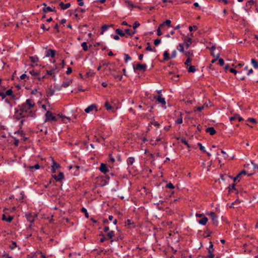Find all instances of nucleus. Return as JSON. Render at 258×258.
I'll use <instances>...</instances> for the list:
<instances>
[{"label": "nucleus", "mask_w": 258, "mask_h": 258, "mask_svg": "<svg viewBox=\"0 0 258 258\" xmlns=\"http://www.w3.org/2000/svg\"><path fill=\"white\" fill-rule=\"evenodd\" d=\"M35 104L32 99H27L25 102L18 106V108L15 109V118L20 120L19 126L20 127L25 121V118L31 117L35 118L36 116V110L33 109Z\"/></svg>", "instance_id": "nucleus-1"}, {"label": "nucleus", "mask_w": 258, "mask_h": 258, "mask_svg": "<svg viewBox=\"0 0 258 258\" xmlns=\"http://www.w3.org/2000/svg\"><path fill=\"white\" fill-rule=\"evenodd\" d=\"M116 101L115 98L107 99L104 103V106L107 111L114 113L117 108Z\"/></svg>", "instance_id": "nucleus-2"}, {"label": "nucleus", "mask_w": 258, "mask_h": 258, "mask_svg": "<svg viewBox=\"0 0 258 258\" xmlns=\"http://www.w3.org/2000/svg\"><path fill=\"white\" fill-rule=\"evenodd\" d=\"M109 179L108 175L99 177L97 178V184L99 186H104L109 182Z\"/></svg>", "instance_id": "nucleus-3"}, {"label": "nucleus", "mask_w": 258, "mask_h": 258, "mask_svg": "<svg viewBox=\"0 0 258 258\" xmlns=\"http://www.w3.org/2000/svg\"><path fill=\"white\" fill-rule=\"evenodd\" d=\"M45 122L56 121L57 120L56 117L50 111H47L45 114Z\"/></svg>", "instance_id": "nucleus-4"}, {"label": "nucleus", "mask_w": 258, "mask_h": 258, "mask_svg": "<svg viewBox=\"0 0 258 258\" xmlns=\"http://www.w3.org/2000/svg\"><path fill=\"white\" fill-rule=\"evenodd\" d=\"M196 216L198 218H201L200 220H198L199 224L202 225H205L207 224L208 219L204 215V214L197 213L196 214Z\"/></svg>", "instance_id": "nucleus-5"}, {"label": "nucleus", "mask_w": 258, "mask_h": 258, "mask_svg": "<svg viewBox=\"0 0 258 258\" xmlns=\"http://www.w3.org/2000/svg\"><path fill=\"white\" fill-rule=\"evenodd\" d=\"M37 214H36L35 213H29L25 215V217L27 221L29 222L30 223H33L35 219L37 218Z\"/></svg>", "instance_id": "nucleus-6"}, {"label": "nucleus", "mask_w": 258, "mask_h": 258, "mask_svg": "<svg viewBox=\"0 0 258 258\" xmlns=\"http://www.w3.org/2000/svg\"><path fill=\"white\" fill-rule=\"evenodd\" d=\"M153 98L156 100L157 103L161 104L162 106L165 108L166 101L164 98L162 97L161 95H154Z\"/></svg>", "instance_id": "nucleus-7"}, {"label": "nucleus", "mask_w": 258, "mask_h": 258, "mask_svg": "<svg viewBox=\"0 0 258 258\" xmlns=\"http://www.w3.org/2000/svg\"><path fill=\"white\" fill-rule=\"evenodd\" d=\"M214 250V245L212 242L210 241L208 251V255L205 256V258H214V254H213Z\"/></svg>", "instance_id": "nucleus-8"}, {"label": "nucleus", "mask_w": 258, "mask_h": 258, "mask_svg": "<svg viewBox=\"0 0 258 258\" xmlns=\"http://www.w3.org/2000/svg\"><path fill=\"white\" fill-rule=\"evenodd\" d=\"M95 111V112L98 111L97 106L96 104H93L88 106L85 109V111L87 113H90Z\"/></svg>", "instance_id": "nucleus-9"}, {"label": "nucleus", "mask_w": 258, "mask_h": 258, "mask_svg": "<svg viewBox=\"0 0 258 258\" xmlns=\"http://www.w3.org/2000/svg\"><path fill=\"white\" fill-rule=\"evenodd\" d=\"M184 46L186 49H188L192 43V40L189 36H186L183 38Z\"/></svg>", "instance_id": "nucleus-10"}, {"label": "nucleus", "mask_w": 258, "mask_h": 258, "mask_svg": "<svg viewBox=\"0 0 258 258\" xmlns=\"http://www.w3.org/2000/svg\"><path fill=\"white\" fill-rule=\"evenodd\" d=\"M134 69L135 71L140 70L143 72H145L147 70V65L145 63L141 64L140 63H138L136 66H134Z\"/></svg>", "instance_id": "nucleus-11"}, {"label": "nucleus", "mask_w": 258, "mask_h": 258, "mask_svg": "<svg viewBox=\"0 0 258 258\" xmlns=\"http://www.w3.org/2000/svg\"><path fill=\"white\" fill-rule=\"evenodd\" d=\"M208 215L210 216L212 221L213 223V224L215 225H217L218 224V218L217 216L216 215V214L214 212H210L207 214Z\"/></svg>", "instance_id": "nucleus-12"}, {"label": "nucleus", "mask_w": 258, "mask_h": 258, "mask_svg": "<svg viewBox=\"0 0 258 258\" xmlns=\"http://www.w3.org/2000/svg\"><path fill=\"white\" fill-rule=\"evenodd\" d=\"M59 71L58 70L56 65L54 66V67H53L52 69L50 70H47L46 73L47 75L49 76H51L53 77H55V74L58 73Z\"/></svg>", "instance_id": "nucleus-13"}, {"label": "nucleus", "mask_w": 258, "mask_h": 258, "mask_svg": "<svg viewBox=\"0 0 258 258\" xmlns=\"http://www.w3.org/2000/svg\"><path fill=\"white\" fill-rule=\"evenodd\" d=\"M60 167V165L57 163L53 159H52L51 172L54 173L56 170Z\"/></svg>", "instance_id": "nucleus-14"}, {"label": "nucleus", "mask_w": 258, "mask_h": 258, "mask_svg": "<svg viewBox=\"0 0 258 258\" xmlns=\"http://www.w3.org/2000/svg\"><path fill=\"white\" fill-rule=\"evenodd\" d=\"M100 171L103 173L104 174H106L109 171V170L108 168L107 167V166L104 163H101L100 165V166L99 167Z\"/></svg>", "instance_id": "nucleus-15"}, {"label": "nucleus", "mask_w": 258, "mask_h": 258, "mask_svg": "<svg viewBox=\"0 0 258 258\" xmlns=\"http://www.w3.org/2000/svg\"><path fill=\"white\" fill-rule=\"evenodd\" d=\"M52 177L57 181H60L64 178V175L62 172H59L58 175H53Z\"/></svg>", "instance_id": "nucleus-16"}, {"label": "nucleus", "mask_w": 258, "mask_h": 258, "mask_svg": "<svg viewBox=\"0 0 258 258\" xmlns=\"http://www.w3.org/2000/svg\"><path fill=\"white\" fill-rule=\"evenodd\" d=\"M43 6H44L43 9V12L46 13L49 12H55V8H51L50 7H47L46 4L45 3L43 4Z\"/></svg>", "instance_id": "nucleus-17"}, {"label": "nucleus", "mask_w": 258, "mask_h": 258, "mask_svg": "<svg viewBox=\"0 0 258 258\" xmlns=\"http://www.w3.org/2000/svg\"><path fill=\"white\" fill-rule=\"evenodd\" d=\"M55 55V51L53 49H49L46 52L45 56L46 57L50 56L52 58H54Z\"/></svg>", "instance_id": "nucleus-18"}, {"label": "nucleus", "mask_w": 258, "mask_h": 258, "mask_svg": "<svg viewBox=\"0 0 258 258\" xmlns=\"http://www.w3.org/2000/svg\"><path fill=\"white\" fill-rule=\"evenodd\" d=\"M13 219V217L9 215L3 214L2 216V220L8 222H11Z\"/></svg>", "instance_id": "nucleus-19"}, {"label": "nucleus", "mask_w": 258, "mask_h": 258, "mask_svg": "<svg viewBox=\"0 0 258 258\" xmlns=\"http://www.w3.org/2000/svg\"><path fill=\"white\" fill-rule=\"evenodd\" d=\"M62 10H66L71 7L70 3L64 4L63 2H60L59 4Z\"/></svg>", "instance_id": "nucleus-20"}, {"label": "nucleus", "mask_w": 258, "mask_h": 258, "mask_svg": "<svg viewBox=\"0 0 258 258\" xmlns=\"http://www.w3.org/2000/svg\"><path fill=\"white\" fill-rule=\"evenodd\" d=\"M114 236V232L113 231L111 230L110 231H109L107 234V239H110L111 242H112L113 241V240L112 239L113 237Z\"/></svg>", "instance_id": "nucleus-21"}, {"label": "nucleus", "mask_w": 258, "mask_h": 258, "mask_svg": "<svg viewBox=\"0 0 258 258\" xmlns=\"http://www.w3.org/2000/svg\"><path fill=\"white\" fill-rule=\"evenodd\" d=\"M206 132L209 133L210 135H214L216 134V130L213 127H210L206 128Z\"/></svg>", "instance_id": "nucleus-22"}, {"label": "nucleus", "mask_w": 258, "mask_h": 258, "mask_svg": "<svg viewBox=\"0 0 258 258\" xmlns=\"http://www.w3.org/2000/svg\"><path fill=\"white\" fill-rule=\"evenodd\" d=\"M171 22L170 20H166L165 22L160 25V27L163 28L165 25L168 27H171Z\"/></svg>", "instance_id": "nucleus-23"}, {"label": "nucleus", "mask_w": 258, "mask_h": 258, "mask_svg": "<svg viewBox=\"0 0 258 258\" xmlns=\"http://www.w3.org/2000/svg\"><path fill=\"white\" fill-rule=\"evenodd\" d=\"M112 25H103L101 27V31L100 32L101 34H103L104 32L107 31L110 27H112Z\"/></svg>", "instance_id": "nucleus-24"}, {"label": "nucleus", "mask_w": 258, "mask_h": 258, "mask_svg": "<svg viewBox=\"0 0 258 258\" xmlns=\"http://www.w3.org/2000/svg\"><path fill=\"white\" fill-rule=\"evenodd\" d=\"M184 54L187 58H192L194 56V51L192 50H189L185 52Z\"/></svg>", "instance_id": "nucleus-25"}, {"label": "nucleus", "mask_w": 258, "mask_h": 258, "mask_svg": "<svg viewBox=\"0 0 258 258\" xmlns=\"http://www.w3.org/2000/svg\"><path fill=\"white\" fill-rule=\"evenodd\" d=\"M184 44L179 43L177 47V49L181 53H184Z\"/></svg>", "instance_id": "nucleus-26"}, {"label": "nucleus", "mask_w": 258, "mask_h": 258, "mask_svg": "<svg viewBox=\"0 0 258 258\" xmlns=\"http://www.w3.org/2000/svg\"><path fill=\"white\" fill-rule=\"evenodd\" d=\"M246 172L245 170H242L240 173H239L236 177L234 178V181H235L236 180L240 178V177L243 175H246Z\"/></svg>", "instance_id": "nucleus-27"}, {"label": "nucleus", "mask_w": 258, "mask_h": 258, "mask_svg": "<svg viewBox=\"0 0 258 258\" xmlns=\"http://www.w3.org/2000/svg\"><path fill=\"white\" fill-rule=\"evenodd\" d=\"M135 162V158L133 157H128L126 160V163L128 166H131Z\"/></svg>", "instance_id": "nucleus-28"}, {"label": "nucleus", "mask_w": 258, "mask_h": 258, "mask_svg": "<svg viewBox=\"0 0 258 258\" xmlns=\"http://www.w3.org/2000/svg\"><path fill=\"white\" fill-rule=\"evenodd\" d=\"M188 73H195L196 71V67L194 66L189 65L187 67Z\"/></svg>", "instance_id": "nucleus-29"}, {"label": "nucleus", "mask_w": 258, "mask_h": 258, "mask_svg": "<svg viewBox=\"0 0 258 258\" xmlns=\"http://www.w3.org/2000/svg\"><path fill=\"white\" fill-rule=\"evenodd\" d=\"M251 63L254 69H258V62L255 59L252 58L251 59Z\"/></svg>", "instance_id": "nucleus-30"}, {"label": "nucleus", "mask_w": 258, "mask_h": 258, "mask_svg": "<svg viewBox=\"0 0 258 258\" xmlns=\"http://www.w3.org/2000/svg\"><path fill=\"white\" fill-rule=\"evenodd\" d=\"M125 223L127 225L129 228H133L135 226L134 223L130 219H127Z\"/></svg>", "instance_id": "nucleus-31"}, {"label": "nucleus", "mask_w": 258, "mask_h": 258, "mask_svg": "<svg viewBox=\"0 0 258 258\" xmlns=\"http://www.w3.org/2000/svg\"><path fill=\"white\" fill-rule=\"evenodd\" d=\"M13 93V92L12 89H9L7 90L6 92L4 91L5 98H6V96H12Z\"/></svg>", "instance_id": "nucleus-32"}, {"label": "nucleus", "mask_w": 258, "mask_h": 258, "mask_svg": "<svg viewBox=\"0 0 258 258\" xmlns=\"http://www.w3.org/2000/svg\"><path fill=\"white\" fill-rule=\"evenodd\" d=\"M55 93L54 90L51 88H49L48 90H47L46 93L47 96H52L54 95Z\"/></svg>", "instance_id": "nucleus-33"}, {"label": "nucleus", "mask_w": 258, "mask_h": 258, "mask_svg": "<svg viewBox=\"0 0 258 258\" xmlns=\"http://www.w3.org/2000/svg\"><path fill=\"white\" fill-rule=\"evenodd\" d=\"M5 91V88H3L2 86H0V97H2V100L5 99L4 95V91Z\"/></svg>", "instance_id": "nucleus-34"}, {"label": "nucleus", "mask_w": 258, "mask_h": 258, "mask_svg": "<svg viewBox=\"0 0 258 258\" xmlns=\"http://www.w3.org/2000/svg\"><path fill=\"white\" fill-rule=\"evenodd\" d=\"M170 58L168 51L166 50L163 53V58L165 60H167Z\"/></svg>", "instance_id": "nucleus-35"}, {"label": "nucleus", "mask_w": 258, "mask_h": 258, "mask_svg": "<svg viewBox=\"0 0 258 258\" xmlns=\"http://www.w3.org/2000/svg\"><path fill=\"white\" fill-rule=\"evenodd\" d=\"M115 33L117 34L120 35V36H124L125 34L120 29H116L115 30Z\"/></svg>", "instance_id": "nucleus-36"}, {"label": "nucleus", "mask_w": 258, "mask_h": 258, "mask_svg": "<svg viewBox=\"0 0 258 258\" xmlns=\"http://www.w3.org/2000/svg\"><path fill=\"white\" fill-rule=\"evenodd\" d=\"M72 81L71 80L63 82L61 86L64 88L67 87L70 85Z\"/></svg>", "instance_id": "nucleus-37"}, {"label": "nucleus", "mask_w": 258, "mask_h": 258, "mask_svg": "<svg viewBox=\"0 0 258 258\" xmlns=\"http://www.w3.org/2000/svg\"><path fill=\"white\" fill-rule=\"evenodd\" d=\"M81 211L84 213L85 214V217L87 218H88L89 216V214L87 212V209L85 208H82L81 210Z\"/></svg>", "instance_id": "nucleus-38"}, {"label": "nucleus", "mask_w": 258, "mask_h": 258, "mask_svg": "<svg viewBox=\"0 0 258 258\" xmlns=\"http://www.w3.org/2000/svg\"><path fill=\"white\" fill-rule=\"evenodd\" d=\"M192 58H187L186 60L184 62V65L186 66L187 67L190 65V63L192 61Z\"/></svg>", "instance_id": "nucleus-39"}, {"label": "nucleus", "mask_w": 258, "mask_h": 258, "mask_svg": "<svg viewBox=\"0 0 258 258\" xmlns=\"http://www.w3.org/2000/svg\"><path fill=\"white\" fill-rule=\"evenodd\" d=\"M113 77L116 81H121L122 79V76L121 75H113Z\"/></svg>", "instance_id": "nucleus-40"}, {"label": "nucleus", "mask_w": 258, "mask_h": 258, "mask_svg": "<svg viewBox=\"0 0 258 258\" xmlns=\"http://www.w3.org/2000/svg\"><path fill=\"white\" fill-rule=\"evenodd\" d=\"M204 107H205L204 105H202V106H201L195 107L194 108V111L195 112H196L197 111H201L203 109H204Z\"/></svg>", "instance_id": "nucleus-41"}, {"label": "nucleus", "mask_w": 258, "mask_h": 258, "mask_svg": "<svg viewBox=\"0 0 258 258\" xmlns=\"http://www.w3.org/2000/svg\"><path fill=\"white\" fill-rule=\"evenodd\" d=\"M29 59L32 63H36L38 61V58L35 56H30Z\"/></svg>", "instance_id": "nucleus-42"}, {"label": "nucleus", "mask_w": 258, "mask_h": 258, "mask_svg": "<svg viewBox=\"0 0 258 258\" xmlns=\"http://www.w3.org/2000/svg\"><path fill=\"white\" fill-rule=\"evenodd\" d=\"M17 246V243L15 241H12V244L9 246L11 249L13 250Z\"/></svg>", "instance_id": "nucleus-43"}, {"label": "nucleus", "mask_w": 258, "mask_h": 258, "mask_svg": "<svg viewBox=\"0 0 258 258\" xmlns=\"http://www.w3.org/2000/svg\"><path fill=\"white\" fill-rule=\"evenodd\" d=\"M81 46H82L83 49L85 51H87L88 50L87 44L86 42H83L81 44Z\"/></svg>", "instance_id": "nucleus-44"}, {"label": "nucleus", "mask_w": 258, "mask_h": 258, "mask_svg": "<svg viewBox=\"0 0 258 258\" xmlns=\"http://www.w3.org/2000/svg\"><path fill=\"white\" fill-rule=\"evenodd\" d=\"M147 47L146 48V50L147 51H156V49L154 48V49H153L152 47L150 46V43H147Z\"/></svg>", "instance_id": "nucleus-45"}, {"label": "nucleus", "mask_w": 258, "mask_h": 258, "mask_svg": "<svg viewBox=\"0 0 258 258\" xmlns=\"http://www.w3.org/2000/svg\"><path fill=\"white\" fill-rule=\"evenodd\" d=\"M175 122L177 124H181L183 122L182 116H180L179 117L177 118L175 120Z\"/></svg>", "instance_id": "nucleus-46"}, {"label": "nucleus", "mask_w": 258, "mask_h": 258, "mask_svg": "<svg viewBox=\"0 0 258 258\" xmlns=\"http://www.w3.org/2000/svg\"><path fill=\"white\" fill-rule=\"evenodd\" d=\"M198 146L200 147V150H201L203 152H206L205 148L202 145V144L201 143H198Z\"/></svg>", "instance_id": "nucleus-47"}, {"label": "nucleus", "mask_w": 258, "mask_h": 258, "mask_svg": "<svg viewBox=\"0 0 258 258\" xmlns=\"http://www.w3.org/2000/svg\"><path fill=\"white\" fill-rule=\"evenodd\" d=\"M124 61L125 62H127L128 61V60H131V57L128 54L125 53L124 54Z\"/></svg>", "instance_id": "nucleus-48"}, {"label": "nucleus", "mask_w": 258, "mask_h": 258, "mask_svg": "<svg viewBox=\"0 0 258 258\" xmlns=\"http://www.w3.org/2000/svg\"><path fill=\"white\" fill-rule=\"evenodd\" d=\"M188 29L190 32L194 30L196 31L198 29V27L196 25H194L193 26H190L188 27Z\"/></svg>", "instance_id": "nucleus-49"}, {"label": "nucleus", "mask_w": 258, "mask_h": 258, "mask_svg": "<svg viewBox=\"0 0 258 258\" xmlns=\"http://www.w3.org/2000/svg\"><path fill=\"white\" fill-rule=\"evenodd\" d=\"M109 160H108V162L109 163H113L115 162V159L114 158L112 157V155L111 154H110L109 155Z\"/></svg>", "instance_id": "nucleus-50"}, {"label": "nucleus", "mask_w": 258, "mask_h": 258, "mask_svg": "<svg viewBox=\"0 0 258 258\" xmlns=\"http://www.w3.org/2000/svg\"><path fill=\"white\" fill-rule=\"evenodd\" d=\"M181 142L187 146V148H189L190 146L185 139H184V138L181 139Z\"/></svg>", "instance_id": "nucleus-51"}, {"label": "nucleus", "mask_w": 258, "mask_h": 258, "mask_svg": "<svg viewBox=\"0 0 258 258\" xmlns=\"http://www.w3.org/2000/svg\"><path fill=\"white\" fill-rule=\"evenodd\" d=\"M247 121H248V122H251L252 123H256V120L254 118H251V117L248 118L247 119Z\"/></svg>", "instance_id": "nucleus-52"}, {"label": "nucleus", "mask_w": 258, "mask_h": 258, "mask_svg": "<svg viewBox=\"0 0 258 258\" xmlns=\"http://www.w3.org/2000/svg\"><path fill=\"white\" fill-rule=\"evenodd\" d=\"M29 73L32 76H38L39 75V73L36 72L34 70L30 71Z\"/></svg>", "instance_id": "nucleus-53"}, {"label": "nucleus", "mask_w": 258, "mask_h": 258, "mask_svg": "<svg viewBox=\"0 0 258 258\" xmlns=\"http://www.w3.org/2000/svg\"><path fill=\"white\" fill-rule=\"evenodd\" d=\"M166 187H168L169 188H170V189H173L174 188V186L173 185V184L170 182V183H167L166 185Z\"/></svg>", "instance_id": "nucleus-54"}, {"label": "nucleus", "mask_w": 258, "mask_h": 258, "mask_svg": "<svg viewBox=\"0 0 258 258\" xmlns=\"http://www.w3.org/2000/svg\"><path fill=\"white\" fill-rule=\"evenodd\" d=\"M140 25V23L138 22V21H136L135 22L134 24H133V28L134 30H135L137 28H138L139 26Z\"/></svg>", "instance_id": "nucleus-55"}, {"label": "nucleus", "mask_w": 258, "mask_h": 258, "mask_svg": "<svg viewBox=\"0 0 258 258\" xmlns=\"http://www.w3.org/2000/svg\"><path fill=\"white\" fill-rule=\"evenodd\" d=\"M87 75L88 76H94L95 74V73L94 72H93V71H92L91 70H90L87 73Z\"/></svg>", "instance_id": "nucleus-56"}, {"label": "nucleus", "mask_w": 258, "mask_h": 258, "mask_svg": "<svg viewBox=\"0 0 258 258\" xmlns=\"http://www.w3.org/2000/svg\"><path fill=\"white\" fill-rule=\"evenodd\" d=\"M238 116V114H235L234 115H233V116H231L230 117V120L231 121H234L235 120H237V117H236L237 116Z\"/></svg>", "instance_id": "nucleus-57"}, {"label": "nucleus", "mask_w": 258, "mask_h": 258, "mask_svg": "<svg viewBox=\"0 0 258 258\" xmlns=\"http://www.w3.org/2000/svg\"><path fill=\"white\" fill-rule=\"evenodd\" d=\"M176 51L175 50H173L172 52V53L171 54V56H170L171 58H173L176 56Z\"/></svg>", "instance_id": "nucleus-58"}, {"label": "nucleus", "mask_w": 258, "mask_h": 258, "mask_svg": "<svg viewBox=\"0 0 258 258\" xmlns=\"http://www.w3.org/2000/svg\"><path fill=\"white\" fill-rule=\"evenodd\" d=\"M221 152L223 155V157L224 159H227L228 158V155L227 154V153L224 151L223 150H221Z\"/></svg>", "instance_id": "nucleus-59"}, {"label": "nucleus", "mask_w": 258, "mask_h": 258, "mask_svg": "<svg viewBox=\"0 0 258 258\" xmlns=\"http://www.w3.org/2000/svg\"><path fill=\"white\" fill-rule=\"evenodd\" d=\"M218 63L220 66H223L224 64V60L222 58L219 59Z\"/></svg>", "instance_id": "nucleus-60"}, {"label": "nucleus", "mask_w": 258, "mask_h": 258, "mask_svg": "<svg viewBox=\"0 0 258 258\" xmlns=\"http://www.w3.org/2000/svg\"><path fill=\"white\" fill-rule=\"evenodd\" d=\"M29 168H30V169H33V168H34V169H39V168H40V166H39V164H35L34 166H30Z\"/></svg>", "instance_id": "nucleus-61"}, {"label": "nucleus", "mask_w": 258, "mask_h": 258, "mask_svg": "<svg viewBox=\"0 0 258 258\" xmlns=\"http://www.w3.org/2000/svg\"><path fill=\"white\" fill-rule=\"evenodd\" d=\"M161 42V39H156L154 40V44L155 45H158Z\"/></svg>", "instance_id": "nucleus-62"}, {"label": "nucleus", "mask_w": 258, "mask_h": 258, "mask_svg": "<svg viewBox=\"0 0 258 258\" xmlns=\"http://www.w3.org/2000/svg\"><path fill=\"white\" fill-rule=\"evenodd\" d=\"M254 3H255V2L254 1L250 0L247 2V5L249 6H252V5H253L254 4Z\"/></svg>", "instance_id": "nucleus-63"}, {"label": "nucleus", "mask_w": 258, "mask_h": 258, "mask_svg": "<svg viewBox=\"0 0 258 258\" xmlns=\"http://www.w3.org/2000/svg\"><path fill=\"white\" fill-rule=\"evenodd\" d=\"M151 123L154 125V126H159V123L157 122V121H152L151 122Z\"/></svg>", "instance_id": "nucleus-64"}]
</instances>
